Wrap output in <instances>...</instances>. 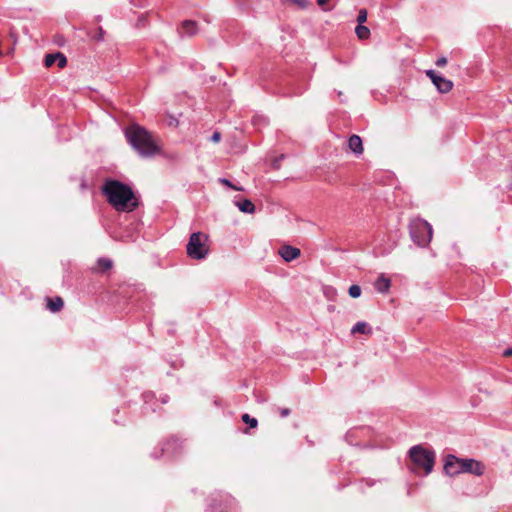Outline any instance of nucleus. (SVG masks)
Listing matches in <instances>:
<instances>
[{
  "label": "nucleus",
  "instance_id": "16",
  "mask_svg": "<svg viewBox=\"0 0 512 512\" xmlns=\"http://www.w3.org/2000/svg\"><path fill=\"white\" fill-rule=\"evenodd\" d=\"M64 302L61 297L47 298V308L51 312H58L62 309Z\"/></svg>",
  "mask_w": 512,
  "mask_h": 512
},
{
  "label": "nucleus",
  "instance_id": "25",
  "mask_svg": "<svg viewBox=\"0 0 512 512\" xmlns=\"http://www.w3.org/2000/svg\"><path fill=\"white\" fill-rule=\"evenodd\" d=\"M219 181H220V183L228 186L229 188H231L233 190H238V191L242 190V188L235 186L230 180H228L226 178H220Z\"/></svg>",
  "mask_w": 512,
  "mask_h": 512
},
{
  "label": "nucleus",
  "instance_id": "7",
  "mask_svg": "<svg viewBox=\"0 0 512 512\" xmlns=\"http://www.w3.org/2000/svg\"><path fill=\"white\" fill-rule=\"evenodd\" d=\"M426 75L431 79L440 93H447L453 88V82L438 75L434 70H427Z\"/></svg>",
  "mask_w": 512,
  "mask_h": 512
},
{
  "label": "nucleus",
  "instance_id": "10",
  "mask_svg": "<svg viewBox=\"0 0 512 512\" xmlns=\"http://www.w3.org/2000/svg\"><path fill=\"white\" fill-rule=\"evenodd\" d=\"M217 496H219L221 499L223 498L224 502H225V506L222 508V505L221 504H217L216 501L217 499L216 498H211V502L208 504V509L207 511L208 512H224L228 507H230L233 503V499L228 496V495H222V494H217Z\"/></svg>",
  "mask_w": 512,
  "mask_h": 512
},
{
  "label": "nucleus",
  "instance_id": "24",
  "mask_svg": "<svg viewBox=\"0 0 512 512\" xmlns=\"http://www.w3.org/2000/svg\"><path fill=\"white\" fill-rule=\"evenodd\" d=\"M368 16V12L366 9H360L357 16V22L358 24H362L366 22Z\"/></svg>",
  "mask_w": 512,
  "mask_h": 512
},
{
  "label": "nucleus",
  "instance_id": "33",
  "mask_svg": "<svg viewBox=\"0 0 512 512\" xmlns=\"http://www.w3.org/2000/svg\"><path fill=\"white\" fill-rule=\"evenodd\" d=\"M504 355L506 356H509V355H512V349H507L505 352H504Z\"/></svg>",
  "mask_w": 512,
  "mask_h": 512
},
{
  "label": "nucleus",
  "instance_id": "11",
  "mask_svg": "<svg viewBox=\"0 0 512 512\" xmlns=\"http://www.w3.org/2000/svg\"><path fill=\"white\" fill-rule=\"evenodd\" d=\"M54 63H57L58 67L63 68L67 64V59L61 52L47 54L44 59L45 66L51 67Z\"/></svg>",
  "mask_w": 512,
  "mask_h": 512
},
{
  "label": "nucleus",
  "instance_id": "14",
  "mask_svg": "<svg viewBox=\"0 0 512 512\" xmlns=\"http://www.w3.org/2000/svg\"><path fill=\"white\" fill-rule=\"evenodd\" d=\"M391 280L384 274H381L374 282V288L378 293L385 294L389 292Z\"/></svg>",
  "mask_w": 512,
  "mask_h": 512
},
{
  "label": "nucleus",
  "instance_id": "27",
  "mask_svg": "<svg viewBox=\"0 0 512 512\" xmlns=\"http://www.w3.org/2000/svg\"><path fill=\"white\" fill-rule=\"evenodd\" d=\"M104 34H105V31L103 30L102 27H99L98 28V32L97 34L95 35V39L97 41H103L104 40Z\"/></svg>",
  "mask_w": 512,
  "mask_h": 512
},
{
  "label": "nucleus",
  "instance_id": "31",
  "mask_svg": "<svg viewBox=\"0 0 512 512\" xmlns=\"http://www.w3.org/2000/svg\"><path fill=\"white\" fill-rule=\"evenodd\" d=\"M328 2H329V0H317L318 5H320V6H324Z\"/></svg>",
  "mask_w": 512,
  "mask_h": 512
},
{
  "label": "nucleus",
  "instance_id": "21",
  "mask_svg": "<svg viewBox=\"0 0 512 512\" xmlns=\"http://www.w3.org/2000/svg\"><path fill=\"white\" fill-rule=\"evenodd\" d=\"M241 419L244 423L248 424L250 428H256L258 425V420L247 413L243 414Z\"/></svg>",
  "mask_w": 512,
  "mask_h": 512
},
{
  "label": "nucleus",
  "instance_id": "2",
  "mask_svg": "<svg viewBox=\"0 0 512 512\" xmlns=\"http://www.w3.org/2000/svg\"><path fill=\"white\" fill-rule=\"evenodd\" d=\"M124 135L131 147L143 158L153 157L160 152L154 136L139 124L128 126Z\"/></svg>",
  "mask_w": 512,
  "mask_h": 512
},
{
  "label": "nucleus",
  "instance_id": "30",
  "mask_svg": "<svg viewBox=\"0 0 512 512\" xmlns=\"http://www.w3.org/2000/svg\"><path fill=\"white\" fill-rule=\"evenodd\" d=\"M289 414H290V409H288V408H283L280 410L281 417H287Z\"/></svg>",
  "mask_w": 512,
  "mask_h": 512
},
{
  "label": "nucleus",
  "instance_id": "15",
  "mask_svg": "<svg viewBox=\"0 0 512 512\" xmlns=\"http://www.w3.org/2000/svg\"><path fill=\"white\" fill-rule=\"evenodd\" d=\"M181 33L187 36H193L197 33V23L193 20H185L181 24Z\"/></svg>",
  "mask_w": 512,
  "mask_h": 512
},
{
  "label": "nucleus",
  "instance_id": "29",
  "mask_svg": "<svg viewBox=\"0 0 512 512\" xmlns=\"http://www.w3.org/2000/svg\"><path fill=\"white\" fill-rule=\"evenodd\" d=\"M447 64V58L446 57H440L436 61V65L439 67L445 66Z\"/></svg>",
  "mask_w": 512,
  "mask_h": 512
},
{
  "label": "nucleus",
  "instance_id": "22",
  "mask_svg": "<svg viewBox=\"0 0 512 512\" xmlns=\"http://www.w3.org/2000/svg\"><path fill=\"white\" fill-rule=\"evenodd\" d=\"M361 292H362L361 287L356 284L351 285L348 290V293H349L350 297H352V298L360 297Z\"/></svg>",
  "mask_w": 512,
  "mask_h": 512
},
{
  "label": "nucleus",
  "instance_id": "32",
  "mask_svg": "<svg viewBox=\"0 0 512 512\" xmlns=\"http://www.w3.org/2000/svg\"><path fill=\"white\" fill-rule=\"evenodd\" d=\"M168 401H169V396L168 395L163 396L162 399H161L162 404H166Z\"/></svg>",
  "mask_w": 512,
  "mask_h": 512
},
{
  "label": "nucleus",
  "instance_id": "4",
  "mask_svg": "<svg viewBox=\"0 0 512 512\" xmlns=\"http://www.w3.org/2000/svg\"><path fill=\"white\" fill-rule=\"evenodd\" d=\"M411 240L419 247H427L433 235L432 226L424 219H413L409 224Z\"/></svg>",
  "mask_w": 512,
  "mask_h": 512
},
{
  "label": "nucleus",
  "instance_id": "12",
  "mask_svg": "<svg viewBox=\"0 0 512 512\" xmlns=\"http://www.w3.org/2000/svg\"><path fill=\"white\" fill-rule=\"evenodd\" d=\"M279 255L286 262H290L300 255V250L290 245H284L279 249Z\"/></svg>",
  "mask_w": 512,
  "mask_h": 512
},
{
  "label": "nucleus",
  "instance_id": "26",
  "mask_svg": "<svg viewBox=\"0 0 512 512\" xmlns=\"http://www.w3.org/2000/svg\"><path fill=\"white\" fill-rule=\"evenodd\" d=\"M291 2L293 3H296L297 5H299L301 8H307L308 5H309V1L308 0H290Z\"/></svg>",
  "mask_w": 512,
  "mask_h": 512
},
{
  "label": "nucleus",
  "instance_id": "6",
  "mask_svg": "<svg viewBox=\"0 0 512 512\" xmlns=\"http://www.w3.org/2000/svg\"><path fill=\"white\" fill-rule=\"evenodd\" d=\"M462 458L448 454L444 461V471L448 476H456L462 473Z\"/></svg>",
  "mask_w": 512,
  "mask_h": 512
},
{
  "label": "nucleus",
  "instance_id": "36",
  "mask_svg": "<svg viewBox=\"0 0 512 512\" xmlns=\"http://www.w3.org/2000/svg\"><path fill=\"white\" fill-rule=\"evenodd\" d=\"M302 92H303L302 90L301 91H296V92H294V95H300V94H302Z\"/></svg>",
  "mask_w": 512,
  "mask_h": 512
},
{
  "label": "nucleus",
  "instance_id": "19",
  "mask_svg": "<svg viewBox=\"0 0 512 512\" xmlns=\"http://www.w3.org/2000/svg\"><path fill=\"white\" fill-rule=\"evenodd\" d=\"M142 398H143V401H144V405H145V409L146 410H150L152 412H155L156 411V408L154 406V400H155V395L154 393L150 392V391H147V392H144L142 394Z\"/></svg>",
  "mask_w": 512,
  "mask_h": 512
},
{
  "label": "nucleus",
  "instance_id": "5",
  "mask_svg": "<svg viewBox=\"0 0 512 512\" xmlns=\"http://www.w3.org/2000/svg\"><path fill=\"white\" fill-rule=\"evenodd\" d=\"M208 235L202 232H194L190 235L186 246L187 255L194 260L205 259L209 253Z\"/></svg>",
  "mask_w": 512,
  "mask_h": 512
},
{
  "label": "nucleus",
  "instance_id": "28",
  "mask_svg": "<svg viewBox=\"0 0 512 512\" xmlns=\"http://www.w3.org/2000/svg\"><path fill=\"white\" fill-rule=\"evenodd\" d=\"M220 139H221V134H220V132H218V131H215V132L212 134L211 138H210V140H211L212 142H215V143L219 142V141H220Z\"/></svg>",
  "mask_w": 512,
  "mask_h": 512
},
{
  "label": "nucleus",
  "instance_id": "23",
  "mask_svg": "<svg viewBox=\"0 0 512 512\" xmlns=\"http://www.w3.org/2000/svg\"><path fill=\"white\" fill-rule=\"evenodd\" d=\"M98 264L103 270H108L112 267V261L107 258H100Z\"/></svg>",
  "mask_w": 512,
  "mask_h": 512
},
{
  "label": "nucleus",
  "instance_id": "1",
  "mask_svg": "<svg viewBox=\"0 0 512 512\" xmlns=\"http://www.w3.org/2000/svg\"><path fill=\"white\" fill-rule=\"evenodd\" d=\"M108 203L119 212H132L139 206L133 189L118 180L107 179L102 187Z\"/></svg>",
  "mask_w": 512,
  "mask_h": 512
},
{
  "label": "nucleus",
  "instance_id": "17",
  "mask_svg": "<svg viewBox=\"0 0 512 512\" xmlns=\"http://www.w3.org/2000/svg\"><path fill=\"white\" fill-rule=\"evenodd\" d=\"M236 206L243 213L252 214L255 212V205L249 199L236 202Z\"/></svg>",
  "mask_w": 512,
  "mask_h": 512
},
{
  "label": "nucleus",
  "instance_id": "37",
  "mask_svg": "<svg viewBox=\"0 0 512 512\" xmlns=\"http://www.w3.org/2000/svg\"><path fill=\"white\" fill-rule=\"evenodd\" d=\"M338 96H339V97H343L342 92H338Z\"/></svg>",
  "mask_w": 512,
  "mask_h": 512
},
{
  "label": "nucleus",
  "instance_id": "3",
  "mask_svg": "<svg viewBox=\"0 0 512 512\" xmlns=\"http://www.w3.org/2000/svg\"><path fill=\"white\" fill-rule=\"evenodd\" d=\"M408 456L412 463V466L408 467L411 472L417 474L420 470H423L424 475L427 476L433 471L436 459L434 450L418 444L408 450Z\"/></svg>",
  "mask_w": 512,
  "mask_h": 512
},
{
  "label": "nucleus",
  "instance_id": "18",
  "mask_svg": "<svg viewBox=\"0 0 512 512\" xmlns=\"http://www.w3.org/2000/svg\"><path fill=\"white\" fill-rule=\"evenodd\" d=\"M356 333L370 334V333H372V329L368 323H366L364 321H359L351 329V334H356Z\"/></svg>",
  "mask_w": 512,
  "mask_h": 512
},
{
  "label": "nucleus",
  "instance_id": "34",
  "mask_svg": "<svg viewBox=\"0 0 512 512\" xmlns=\"http://www.w3.org/2000/svg\"><path fill=\"white\" fill-rule=\"evenodd\" d=\"M366 484H367L368 486H372V485L374 484V482H372V481H370V480H367V481H366Z\"/></svg>",
  "mask_w": 512,
  "mask_h": 512
},
{
  "label": "nucleus",
  "instance_id": "20",
  "mask_svg": "<svg viewBox=\"0 0 512 512\" xmlns=\"http://www.w3.org/2000/svg\"><path fill=\"white\" fill-rule=\"evenodd\" d=\"M355 33L360 40H366L370 37V29L362 24L356 26Z\"/></svg>",
  "mask_w": 512,
  "mask_h": 512
},
{
  "label": "nucleus",
  "instance_id": "35",
  "mask_svg": "<svg viewBox=\"0 0 512 512\" xmlns=\"http://www.w3.org/2000/svg\"><path fill=\"white\" fill-rule=\"evenodd\" d=\"M151 456L155 459L159 458V455L158 454H155V453H152Z\"/></svg>",
  "mask_w": 512,
  "mask_h": 512
},
{
  "label": "nucleus",
  "instance_id": "9",
  "mask_svg": "<svg viewBox=\"0 0 512 512\" xmlns=\"http://www.w3.org/2000/svg\"><path fill=\"white\" fill-rule=\"evenodd\" d=\"M462 473H471L476 476L484 474V465L475 459H462Z\"/></svg>",
  "mask_w": 512,
  "mask_h": 512
},
{
  "label": "nucleus",
  "instance_id": "13",
  "mask_svg": "<svg viewBox=\"0 0 512 512\" xmlns=\"http://www.w3.org/2000/svg\"><path fill=\"white\" fill-rule=\"evenodd\" d=\"M348 148L356 156L361 155L363 153V143L361 137L356 134L351 135L348 139Z\"/></svg>",
  "mask_w": 512,
  "mask_h": 512
},
{
  "label": "nucleus",
  "instance_id": "8",
  "mask_svg": "<svg viewBox=\"0 0 512 512\" xmlns=\"http://www.w3.org/2000/svg\"><path fill=\"white\" fill-rule=\"evenodd\" d=\"M182 449V443L176 437H171L168 441H166L161 448V454L166 455L168 457L177 456Z\"/></svg>",
  "mask_w": 512,
  "mask_h": 512
}]
</instances>
